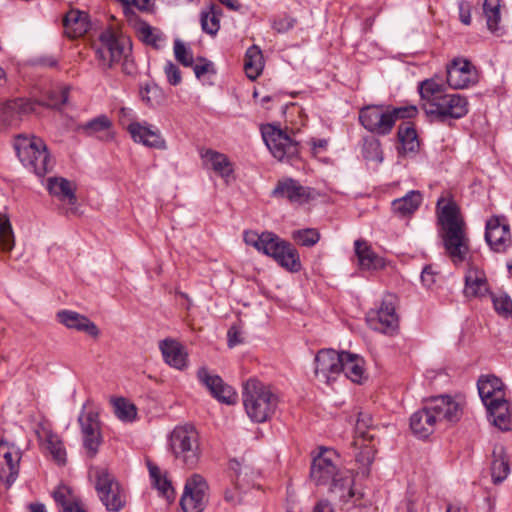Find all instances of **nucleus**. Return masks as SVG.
<instances>
[{"mask_svg":"<svg viewBox=\"0 0 512 512\" xmlns=\"http://www.w3.org/2000/svg\"><path fill=\"white\" fill-rule=\"evenodd\" d=\"M310 479L316 486L327 487L330 493L338 495L344 503L355 496L353 475L350 470L340 468L339 456L332 449L321 447L314 456Z\"/></svg>","mask_w":512,"mask_h":512,"instance_id":"obj_1","label":"nucleus"},{"mask_svg":"<svg viewBox=\"0 0 512 512\" xmlns=\"http://www.w3.org/2000/svg\"><path fill=\"white\" fill-rule=\"evenodd\" d=\"M437 209L446 253L454 262H462L469 252V239L459 208L453 201L445 202L440 198L437 201Z\"/></svg>","mask_w":512,"mask_h":512,"instance_id":"obj_2","label":"nucleus"},{"mask_svg":"<svg viewBox=\"0 0 512 512\" xmlns=\"http://www.w3.org/2000/svg\"><path fill=\"white\" fill-rule=\"evenodd\" d=\"M98 66L104 70L112 69L121 64L122 71L134 75L137 71L132 58V44L129 38L106 29L99 35V44L95 48Z\"/></svg>","mask_w":512,"mask_h":512,"instance_id":"obj_3","label":"nucleus"},{"mask_svg":"<svg viewBox=\"0 0 512 512\" xmlns=\"http://www.w3.org/2000/svg\"><path fill=\"white\" fill-rule=\"evenodd\" d=\"M242 396L247 415L257 423L270 419L278 407L279 399L272 388L255 378L246 381Z\"/></svg>","mask_w":512,"mask_h":512,"instance_id":"obj_4","label":"nucleus"},{"mask_svg":"<svg viewBox=\"0 0 512 512\" xmlns=\"http://www.w3.org/2000/svg\"><path fill=\"white\" fill-rule=\"evenodd\" d=\"M417 112L416 106L413 105L401 107L368 105L359 111V121L369 132L384 136L392 131L396 120L412 118Z\"/></svg>","mask_w":512,"mask_h":512,"instance_id":"obj_5","label":"nucleus"},{"mask_svg":"<svg viewBox=\"0 0 512 512\" xmlns=\"http://www.w3.org/2000/svg\"><path fill=\"white\" fill-rule=\"evenodd\" d=\"M19 160L37 176L43 177L53 168V160L45 142L39 137L18 136L14 144Z\"/></svg>","mask_w":512,"mask_h":512,"instance_id":"obj_6","label":"nucleus"},{"mask_svg":"<svg viewBox=\"0 0 512 512\" xmlns=\"http://www.w3.org/2000/svg\"><path fill=\"white\" fill-rule=\"evenodd\" d=\"M90 477L94 478L97 496L107 511L119 512L126 506V491L107 468L92 467Z\"/></svg>","mask_w":512,"mask_h":512,"instance_id":"obj_7","label":"nucleus"},{"mask_svg":"<svg viewBox=\"0 0 512 512\" xmlns=\"http://www.w3.org/2000/svg\"><path fill=\"white\" fill-rule=\"evenodd\" d=\"M170 447L174 456L188 468L199 460L198 434L192 426H178L170 435Z\"/></svg>","mask_w":512,"mask_h":512,"instance_id":"obj_8","label":"nucleus"},{"mask_svg":"<svg viewBox=\"0 0 512 512\" xmlns=\"http://www.w3.org/2000/svg\"><path fill=\"white\" fill-rule=\"evenodd\" d=\"M262 137L272 155L279 161H290L298 155V142L282 129L268 124L262 128Z\"/></svg>","mask_w":512,"mask_h":512,"instance_id":"obj_9","label":"nucleus"},{"mask_svg":"<svg viewBox=\"0 0 512 512\" xmlns=\"http://www.w3.org/2000/svg\"><path fill=\"white\" fill-rule=\"evenodd\" d=\"M425 113L432 120L442 123L447 119H460L468 113V101L460 94L446 93L438 101L430 104Z\"/></svg>","mask_w":512,"mask_h":512,"instance_id":"obj_10","label":"nucleus"},{"mask_svg":"<svg viewBox=\"0 0 512 512\" xmlns=\"http://www.w3.org/2000/svg\"><path fill=\"white\" fill-rule=\"evenodd\" d=\"M395 301V296L387 295L383 298L378 309L368 312L366 320L371 329L389 334L398 328L399 320L396 314Z\"/></svg>","mask_w":512,"mask_h":512,"instance_id":"obj_11","label":"nucleus"},{"mask_svg":"<svg viewBox=\"0 0 512 512\" xmlns=\"http://www.w3.org/2000/svg\"><path fill=\"white\" fill-rule=\"evenodd\" d=\"M78 423L81 428L83 446L89 457H94L102 443L99 414L93 410L86 411L83 406L78 416Z\"/></svg>","mask_w":512,"mask_h":512,"instance_id":"obj_12","label":"nucleus"},{"mask_svg":"<svg viewBox=\"0 0 512 512\" xmlns=\"http://www.w3.org/2000/svg\"><path fill=\"white\" fill-rule=\"evenodd\" d=\"M208 485L199 474L191 476L185 484L180 505L184 512H202L207 503Z\"/></svg>","mask_w":512,"mask_h":512,"instance_id":"obj_13","label":"nucleus"},{"mask_svg":"<svg viewBox=\"0 0 512 512\" xmlns=\"http://www.w3.org/2000/svg\"><path fill=\"white\" fill-rule=\"evenodd\" d=\"M265 255L272 257L281 267L289 272L296 273L302 268L297 249L278 235L275 236Z\"/></svg>","mask_w":512,"mask_h":512,"instance_id":"obj_14","label":"nucleus"},{"mask_svg":"<svg viewBox=\"0 0 512 512\" xmlns=\"http://www.w3.org/2000/svg\"><path fill=\"white\" fill-rule=\"evenodd\" d=\"M477 70L465 58H455L447 66V83L453 89H464L477 82Z\"/></svg>","mask_w":512,"mask_h":512,"instance_id":"obj_15","label":"nucleus"},{"mask_svg":"<svg viewBox=\"0 0 512 512\" xmlns=\"http://www.w3.org/2000/svg\"><path fill=\"white\" fill-rule=\"evenodd\" d=\"M315 376L322 382L329 384L341 373L342 352L334 349H321L315 356Z\"/></svg>","mask_w":512,"mask_h":512,"instance_id":"obj_16","label":"nucleus"},{"mask_svg":"<svg viewBox=\"0 0 512 512\" xmlns=\"http://www.w3.org/2000/svg\"><path fill=\"white\" fill-rule=\"evenodd\" d=\"M426 404L435 416L437 424L441 422L456 423L463 414L462 403L449 395L433 397L426 401Z\"/></svg>","mask_w":512,"mask_h":512,"instance_id":"obj_17","label":"nucleus"},{"mask_svg":"<svg viewBox=\"0 0 512 512\" xmlns=\"http://www.w3.org/2000/svg\"><path fill=\"white\" fill-rule=\"evenodd\" d=\"M485 240L493 251H506L512 241L505 217L493 216L486 222Z\"/></svg>","mask_w":512,"mask_h":512,"instance_id":"obj_18","label":"nucleus"},{"mask_svg":"<svg viewBox=\"0 0 512 512\" xmlns=\"http://www.w3.org/2000/svg\"><path fill=\"white\" fill-rule=\"evenodd\" d=\"M198 378L218 401L229 405L237 401L235 390L225 384L220 376L211 375L206 369L202 368L198 371Z\"/></svg>","mask_w":512,"mask_h":512,"instance_id":"obj_19","label":"nucleus"},{"mask_svg":"<svg viewBox=\"0 0 512 512\" xmlns=\"http://www.w3.org/2000/svg\"><path fill=\"white\" fill-rule=\"evenodd\" d=\"M0 480L9 488L17 479L19 474V462L21 455L18 451L7 446L3 440L0 441Z\"/></svg>","mask_w":512,"mask_h":512,"instance_id":"obj_20","label":"nucleus"},{"mask_svg":"<svg viewBox=\"0 0 512 512\" xmlns=\"http://www.w3.org/2000/svg\"><path fill=\"white\" fill-rule=\"evenodd\" d=\"M272 195L278 198H286L291 203L302 204L310 199L311 192L310 188L302 186L292 178H287L278 181Z\"/></svg>","mask_w":512,"mask_h":512,"instance_id":"obj_21","label":"nucleus"},{"mask_svg":"<svg viewBox=\"0 0 512 512\" xmlns=\"http://www.w3.org/2000/svg\"><path fill=\"white\" fill-rule=\"evenodd\" d=\"M57 320L68 329L85 332L93 338H97L100 330L88 317L72 310H61L56 314Z\"/></svg>","mask_w":512,"mask_h":512,"instance_id":"obj_22","label":"nucleus"},{"mask_svg":"<svg viewBox=\"0 0 512 512\" xmlns=\"http://www.w3.org/2000/svg\"><path fill=\"white\" fill-rule=\"evenodd\" d=\"M128 131L135 142L152 148H165V140L161 137L159 130L151 125L133 122L129 124Z\"/></svg>","mask_w":512,"mask_h":512,"instance_id":"obj_23","label":"nucleus"},{"mask_svg":"<svg viewBox=\"0 0 512 512\" xmlns=\"http://www.w3.org/2000/svg\"><path fill=\"white\" fill-rule=\"evenodd\" d=\"M436 426L435 416L426 403L410 417V428L418 438L429 437L435 431Z\"/></svg>","mask_w":512,"mask_h":512,"instance_id":"obj_24","label":"nucleus"},{"mask_svg":"<svg viewBox=\"0 0 512 512\" xmlns=\"http://www.w3.org/2000/svg\"><path fill=\"white\" fill-rule=\"evenodd\" d=\"M33 110V104L25 99H14L6 102H0V125H15L21 114L29 113Z\"/></svg>","mask_w":512,"mask_h":512,"instance_id":"obj_25","label":"nucleus"},{"mask_svg":"<svg viewBox=\"0 0 512 512\" xmlns=\"http://www.w3.org/2000/svg\"><path fill=\"white\" fill-rule=\"evenodd\" d=\"M477 387L479 396L486 408L489 402L496 403L505 399L503 383L501 379L494 375L481 376L478 380Z\"/></svg>","mask_w":512,"mask_h":512,"instance_id":"obj_26","label":"nucleus"},{"mask_svg":"<svg viewBox=\"0 0 512 512\" xmlns=\"http://www.w3.org/2000/svg\"><path fill=\"white\" fill-rule=\"evenodd\" d=\"M65 33L70 38H78L90 29L89 15L77 9H72L63 18Z\"/></svg>","mask_w":512,"mask_h":512,"instance_id":"obj_27","label":"nucleus"},{"mask_svg":"<svg viewBox=\"0 0 512 512\" xmlns=\"http://www.w3.org/2000/svg\"><path fill=\"white\" fill-rule=\"evenodd\" d=\"M489 292L484 271L471 267L465 275L464 294L468 298H481Z\"/></svg>","mask_w":512,"mask_h":512,"instance_id":"obj_28","label":"nucleus"},{"mask_svg":"<svg viewBox=\"0 0 512 512\" xmlns=\"http://www.w3.org/2000/svg\"><path fill=\"white\" fill-rule=\"evenodd\" d=\"M159 348L168 365L179 370L186 367L187 354L180 343L172 339H165L160 342Z\"/></svg>","mask_w":512,"mask_h":512,"instance_id":"obj_29","label":"nucleus"},{"mask_svg":"<svg viewBox=\"0 0 512 512\" xmlns=\"http://www.w3.org/2000/svg\"><path fill=\"white\" fill-rule=\"evenodd\" d=\"M81 129L87 136L96 137L101 141H110L114 137L112 121L104 114L87 121L81 125Z\"/></svg>","mask_w":512,"mask_h":512,"instance_id":"obj_30","label":"nucleus"},{"mask_svg":"<svg viewBox=\"0 0 512 512\" xmlns=\"http://www.w3.org/2000/svg\"><path fill=\"white\" fill-rule=\"evenodd\" d=\"M354 247L359 265L362 269H379L384 266L383 259L373 251L367 241L357 239L354 242Z\"/></svg>","mask_w":512,"mask_h":512,"instance_id":"obj_31","label":"nucleus"},{"mask_svg":"<svg viewBox=\"0 0 512 512\" xmlns=\"http://www.w3.org/2000/svg\"><path fill=\"white\" fill-rule=\"evenodd\" d=\"M489 415L493 418L492 423L503 431L512 429V413L506 399L498 402H489L487 407Z\"/></svg>","mask_w":512,"mask_h":512,"instance_id":"obj_32","label":"nucleus"},{"mask_svg":"<svg viewBox=\"0 0 512 512\" xmlns=\"http://www.w3.org/2000/svg\"><path fill=\"white\" fill-rule=\"evenodd\" d=\"M55 502L62 507L60 512H86L79 503L72 489L64 484L59 485L53 492Z\"/></svg>","mask_w":512,"mask_h":512,"instance_id":"obj_33","label":"nucleus"},{"mask_svg":"<svg viewBox=\"0 0 512 512\" xmlns=\"http://www.w3.org/2000/svg\"><path fill=\"white\" fill-rule=\"evenodd\" d=\"M445 90V85L433 78L426 79L419 84V93L424 101L423 109L425 112L429 109L430 104L435 103L446 94Z\"/></svg>","mask_w":512,"mask_h":512,"instance_id":"obj_34","label":"nucleus"},{"mask_svg":"<svg viewBox=\"0 0 512 512\" xmlns=\"http://www.w3.org/2000/svg\"><path fill=\"white\" fill-rule=\"evenodd\" d=\"M363 364L364 360L359 355L342 351L341 372L351 381L361 382L364 375Z\"/></svg>","mask_w":512,"mask_h":512,"instance_id":"obj_35","label":"nucleus"},{"mask_svg":"<svg viewBox=\"0 0 512 512\" xmlns=\"http://www.w3.org/2000/svg\"><path fill=\"white\" fill-rule=\"evenodd\" d=\"M47 188L49 193L58 199L67 200L72 205L76 203L75 189L69 180L62 177L49 178Z\"/></svg>","mask_w":512,"mask_h":512,"instance_id":"obj_36","label":"nucleus"},{"mask_svg":"<svg viewBox=\"0 0 512 512\" xmlns=\"http://www.w3.org/2000/svg\"><path fill=\"white\" fill-rule=\"evenodd\" d=\"M422 202V195L419 191L411 190L405 196L395 199L392 202V209L400 217L413 214Z\"/></svg>","mask_w":512,"mask_h":512,"instance_id":"obj_37","label":"nucleus"},{"mask_svg":"<svg viewBox=\"0 0 512 512\" xmlns=\"http://www.w3.org/2000/svg\"><path fill=\"white\" fill-rule=\"evenodd\" d=\"M202 159L220 176L229 177L233 173V166L225 154L208 149L202 153Z\"/></svg>","mask_w":512,"mask_h":512,"instance_id":"obj_38","label":"nucleus"},{"mask_svg":"<svg viewBox=\"0 0 512 512\" xmlns=\"http://www.w3.org/2000/svg\"><path fill=\"white\" fill-rule=\"evenodd\" d=\"M510 472L508 457L502 446L493 450V461L491 464V477L494 484L503 482Z\"/></svg>","mask_w":512,"mask_h":512,"instance_id":"obj_39","label":"nucleus"},{"mask_svg":"<svg viewBox=\"0 0 512 512\" xmlns=\"http://www.w3.org/2000/svg\"><path fill=\"white\" fill-rule=\"evenodd\" d=\"M398 139L401 146L398 148L400 154L415 153L419 148V141L416 130L408 123H402L398 127Z\"/></svg>","mask_w":512,"mask_h":512,"instance_id":"obj_40","label":"nucleus"},{"mask_svg":"<svg viewBox=\"0 0 512 512\" xmlns=\"http://www.w3.org/2000/svg\"><path fill=\"white\" fill-rule=\"evenodd\" d=\"M482 12L486 20L487 29L491 33L498 35L501 29V0H484Z\"/></svg>","mask_w":512,"mask_h":512,"instance_id":"obj_41","label":"nucleus"},{"mask_svg":"<svg viewBox=\"0 0 512 512\" xmlns=\"http://www.w3.org/2000/svg\"><path fill=\"white\" fill-rule=\"evenodd\" d=\"M200 16L202 30L211 36L216 35L220 29L221 8L215 4H210L206 10L201 11Z\"/></svg>","mask_w":512,"mask_h":512,"instance_id":"obj_42","label":"nucleus"},{"mask_svg":"<svg viewBox=\"0 0 512 512\" xmlns=\"http://www.w3.org/2000/svg\"><path fill=\"white\" fill-rule=\"evenodd\" d=\"M263 67L264 61L261 50L255 45L249 47L246 51L244 61L246 75L254 80L261 74Z\"/></svg>","mask_w":512,"mask_h":512,"instance_id":"obj_43","label":"nucleus"},{"mask_svg":"<svg viewBox=\"0 0 512 512\" xmlns=\"http://www.w3.org/2000/svg\"><path fill=\"white\" fill-rule=\"evenodd\" d=\"M149 474L152 479L154 487L160 492V494L172 502L175 499V491L171 485V482L166 476L161 475L159 467L151 462H148Z\"/></svg>","mask_w":512,"mask_h":512,"instance_id":"obj_44","label":"nucleus"},{"mask_svg":"<svg viewBox=\"0 0 512 512\" xmlns=\"http://www.w3.org/2000/svg\"><path fill=\"white\" fill-rule=\"evenodd\" d=\"M38 437L40 440L44 439L45 448L49 451L56 462L59 464H64L66 462V452L58 435L46 430L44 431L43 436L38 433Z\"/></svg>","mask_w":512,"mask_h":512,"instance_id":"obj_45","label":"nucleus"},{"mask_svg":"<svg viewBox=\"0 0 512 512\" xmlns=\"http://www.w3.org/2000/svg\"><path fill=\"white\" fill-rule=\"evenodd\" d=\"M276 234L272 232H263L258 234L254 231H246L244 233V241L247 245H251L263 254L267 253L269 246L272 244Z\"/></svg>","mask_w":512,"mask_h":512,"instance_id":"obj_46","label":"nucleus"},{"mask_svg":"<svg viewBox=\"0 0 512 512\" xmlns=\"http://www.w3.org/2000/svg\"><path fill=\"white\" fill-rule=\"evenodd\" d=\"M141 99L150 106L159 105L164 100L162 89L155 83H147L140 90Z\"/></svg>","mask_w":512,"mask_h":512,"instance_id":"obj_47","label":"nucleus"},{"mask_svg":"<svg viewBox=\"0 0 512 512\" xmlns=\"http://www.w3.org/2000/svg\"><path fill=\"white\" fill-rule=\"evenodd\" d=\"M292 239L301 246H314L320 239V234L316 229L306 228L292 232Z\"/></svg>","mask_w":512,"mask_h":512,"instance_id":"obj_48","label":"nucleus"},{"mask_svg":"<svg viewBox=\"0 0 512 512\" xmlns=\"http://www.w3.org/2000/svg\"><path fill=\"white\" fill-rule=\"evenodd\" d=\"M491 299L498 314L504 317H512V300L507 294L496 295L491 293Z\"/></svg>","mask_w":512,"mask_h":512,"instance_id":"obj_49","label":"nucleus"},{"mask_svg":"<svg viewBox=\"0 0 512 512\" xmlns=\"http://www.w3.org/2000/svg\"><path fill=\"white\" fill-rule=\"evenodd\" d=\"M116 416L123 421H131L136 416V407L127 402L124 398H118L114 401Z\"/></svg>","mask_w":512,"mask_h":512,"instance_id":"obj_50","label":"nucleus"},{"mask_svg":"<svg viewBox=\"0 0 512 512\" xmlns=\"http://www.w3.org/2000/svg\"><path fill=\"white\" fill-rule=\"evenodd\" d=\"M137 33L139 39L153 47H158V42L161 40L160 35L155 32V29L146 22H141L138 25Z\"/></svg>","mask_w":512,"mask_h":512,"instance_id":"obj_51","label":"nucleus"},{"mask_svg":"<svg viewBox=\"0 0 512 512\" xmlns=\"http://www.w3.org/2000/svg\"><path fill=\"white\" fill-rule=\"evenodd\" d=\"M375 457V450L373 447L365 446L356 454V461L362 466L360 473L364 477L370 474L369 466L373 463Z\"/></svg>","mask_w":512,"mask_h":512,"instance_id":"obj_52","label":"nucleus"},{"mask_svg":"<svg viewBox=\"0 0 512 512\" xmlns=\"http://www.w3.org/2000/svg\"><path fill=\"white\" fill-rule=\"evenodd\" d=\"M70 88L67 86L55 89L50 92L47 105L59 109L68 101Z\"/></svg>","mask_w":512,"mask_h":512,"instance_id":"obj_53","label":"nucleus"},{"mask_svg":"<svg viewBox=\"0 0 512 512\" xmlns=\"http://www.w3.org/2000/svg\"><path fill=\"white\" fill-rule=\"evenodd\" d=\"M0 247L4 251H11L14 247L13 232L8 220L0 223Z\"/></svg>","mask_w":512,"mask_h":512,"instance_id":"obj_54","label":"nucleus"},{"mask_svg":"<svg viewBox=\"0 0 512 512\" xmlns=\"http://www.w3.org/2000/svg\"><path fill=\"white\" fill-rule=\"evenodd\" d=\"M174 55L176 60L182 65L187 67L193 65V55L191 50L180 40H176L174 42Z\"/></svg>","mask_w":512,"mask_h":512,"instance_id":"obj_55","label":"nucleus"},{"mask_svg":"<svg viewBox=\"0 0 512 512\" xmlns=\"http://www.w3.org/2000/svg\"><path fill=\"white\" fill-rule=\"evenodd\" d=\"M363 155L368 160L382 162V150L380 142L377 139L367 140L363 146Z\"/></svg>","mask_w":512,"mask_h":512,"instance_id":"obj_56","label":"nucleus"},{"mask_svg":"<svg viewBox=\"0 0 512 512\" xmlns=\"http://www.w3.org/2000/svg\"><path fill=\"white\" fill-rule=\"evenodd\" d=\"M164 72L169 84L177 86L182 81L180 69L171 61H167L164 66Z\"/></svg>","mask_w":512,"mask_h":512,"instance_id":"obj_57","label":"nucleus"},{"mask_svg":"<svg viewBox=\"0 0 512 512\" xmlns=\"http://www.w3.org/2000/svg\"><path fill=\"white\" fill-rule=\"evenodd\" d=\"M372 424V418L369 414L359 413L357 422H356V431L359 433L363 438H370L372 439V436L368 435L365 432L366 428H369Z\"/></svg>","mask_w":512,"mask_h":512,"instance_id":"obj_58","label":"nucleus"},{"mask_svg":"<svg viewBox=\"0 0 512 512\" xmlns=\"http://www.w3.org/2000/svg\"><path fill=\"white\" fill-rule=\"evenodd\" d=\"M198 61L199 63L193 66V71L198 79L207 73H215L212 62L205 58H199Z\"/></svg>","mask_w":512,"mask_h":512,"instance_id":"obj_59","label":"nucleus"},{"mask_svg":"<svg viewBox=\"0 0 512 512\" xmlns=\"http://www.w3.org/2000/svg\"><path fill=\"white\" fill-rule=\"evenodd\" d=\"M459 18L460 21L465 25L471 23V5L467 0H461L458 3Z\"/></svg>","mask_w":512,"mask_h":512,"instance_id":"obj_60","label":"nucleus"},{"mask_svg":"<svg viewBox=\"0 0 512 512\" xmlns=\"http://www.w3.org/2000/svg\"><path fill=\"white\" fill-rule=\"evenodd\" d=\"M295 20L290 17H283L273 22V28L279 32L284 33L294 26Z\"/></svg>","mask_w":512,"mask_h":512,"instance_id":"obj_61","label":"nucleus"},{"mask_svg":"<svg viewBox=\"0 0 512 512\" xmlns=\"http://www.w3.org/2000/svg\"><path fill=\"white\" fill-rule=\"evenodd\" d=\"M227 337H228V346L229 347H234V346L242 343V339L240 338V330L235 325H233L229 328Z\"/></svg>","mask_w":512,"mask_h":512,"instance_id":"obj_62","label":"nucleus"},{"mask_svg":"<svg viewBox=\"0 0 512 512\" xmlns=\"http://www.w3.org/2000/svg\"><path fill=\"white\" fill-rule=\"evenodd\" d=\"M421 280L424 285L431 286L435 283V272L431 266H426L421 273Z\"/></svg>","mask_w":512,"mask_h":512,"instance_id":"obj_63","label":"nucleus"},{"mask_svg":"<svg viewBox=\"0 0 512 512\" xmlns=\"http://www.w3.org/2000/svg\"><path fill=\"white\" fill-rule=\"evenodd\" d=\"M312 512H334V509L329 501L320 500L316 503Z\"/></svg>","mask_w":512,"mask_h":512,"instance_id":"obj_64","label":"nucleus"}]
</instances>
